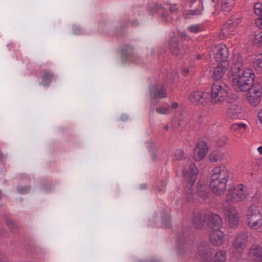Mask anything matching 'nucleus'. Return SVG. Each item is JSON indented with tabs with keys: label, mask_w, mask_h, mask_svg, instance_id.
Returning a JSON list of instances; mask_svg holds the SVG:
<instances>
[{
	"label": "nucleus",
	"mask_w": 262,
	"mask_h": 262,
	"mask_svg": "<svg viewBox=\"0 0 262 262\" xmlns=\"http://www.w3.org/2000/svg\"><path fill=\"white\" fill-rule=\"evenodd\" d=\"M248 191L247 187L243 184L233 185L227 190V201L240 202L248 196Z\"/></svg>",
	"instance_id": "39448f33"
},
{
	"label": "nucleus",
	"mask_w": 262,
	"mask_h": 262,
	"mask_svg": "<svg viewBox=\"0 0 262 262\" xmlns=\"http://www.w3.org/2000/svg\"><path fill=\"white\" fill-rule=\"evenodd\" d=\"M169 46L171 53L176 56L181 55L184 52L182 38L176 37L171 38Z\"/></svg>",
	"instance_id": "4468645a"
},
{
	"label": "nucleus",
	"mask_w": 262,
	"mask_h": 262,
	"mask_svg": "<svg viewBox=\"0 0 262 262\" xmlns=\"http://www.w3.org/2000/svg\"><path fill=\"white\" fill-rule=\"evenodd\" d=\"M257 151L260 154L262 155V146H260L257 148Z\"/></svg>",
	"instance_id": "603ef678"
},
{
	"label": "nucleus",
	"mask_w": 262,
	"mask_h": 262,
	"mask_svg": "<svg viewBox=\"0 0 262 262\" xmlns=\"http://www.w3.org/2000/svg\"><path fill=\"white\" fill-rule=\"evenodd\" d=\"M255 24L257 27L262 29V15L255 20Z\"/></svg>",
	"instance_id": "a18cd8bd"
},
{
	"label": "nucleus",
	"mask_w": 262,
	"mask_h": 262,
	"mask_svg": "<svg viewBox=\"0 0 262 262\" xmlns=\"http://www.w3.org/2000/svg\"><path fill=\"white\" fill-rule=\"evenodd\" d=\"M187 30L191 33H197L202 30L200 25H192L188 27Z\"/></svg>",
	"instance_id": "2f4dec72"
},
{
	"label": "nucleus",
	"mask_w": 262,
	"mask_h": 262,
	"mask_svg": "<svg viewBox=\"0 0 262 262\" xmlns=\"http://www.w3.org/2000/svg\"><path fill=\"white\" fill-rule=\"evenodd\" d=\"M169 11L171 13H174L178 11V7L177 4H171L169 8Z\"/></svg>",
	"instance_id": "c03bdc74"
},
{
	"label": "nucleus",
	"mask_w": 262,
	"mask_h": 262,
	"mask_svg": "<svg viewBox=\"0 0 262 262\" xmlns=\"http://www.w3.org/2000/svg\"><path fill=\"white\" fill-rule=\"evenodd\" d=\"M188 1L191 3V4H193L194 3H195L196 0H188Z\"/></svg>",
	"instance_id": "4d7b16f0"
},
{
	"label": "nucleus",
	"mask_w": 262,
	"mask_h": 262,
	"mask_svg": "<svg viewBox=\"0 0 262 262\" xmlns=\"http://www.w3.org/2000/svg\"><path fill=\"white\" fill-rule=\"evenodd\" d=\"M230 178V171L225 165H220L214 167L212 170L210 180L212 191L216 195L223 194Z\"/></svg>",
	"instance_id": "f03ea898"
},
{
	"label": "nucleus",
	"mask_w": 262,
	"mask_h": 262,
	"mask_svg": "<svg viewBox=\"0 0 262 262\" xmlns=\"http://www.w3.org/2000/svg\"><path fill=\"white\" fill-rule=\"evenodd\" d=\"M228 118L232 119H236L242 117L241 108L236 104L231 105L227 112Z\"/></svg>",
	"instance_id": "4be33fe9"
},
{
	"label": "nucleus",
	"mask_w": 262,
	"mask_h": 262,
	"mask_svg": "<svg viewBox=\"0 0 262 262\" xmlns=\"http://www.w3.org/2000/svg\"><path fill=\"white\" fill-rule=\"evenodd\" d=\"M210 242L214 246H219L224 242V234L219 229L213 230L209 235Z\"/></svg>",
	"instance_id": "6ab92c4d"
},
{
	"label": "nucleus",
	"mask_w": 262,
	"mask_h": 262,
	"mask_svg": "<svg viewBox=\"0 0 262 262\" xmlns=\"http://www.w3.org/2000/svg\"><path fill=\"white\" fill-rule=\"evenodd\" d=\"M183 173L184 177V182L186 184L185 189V196L188 201H190L193 192L192 186L196 179L198 170L195 165L193 163H191L188 169H184Z\"/></svg>",
	"instance_id": "7ed1b4c3"
},
{
	"label": "nucleus",
	"mask_w": 262,
	"mask_h": 262,
	"mask_svg": "<svg viewBox=\"0 0 262 262\" xmlns=\"http://www.w3.org/2000/svg\"><path fill=\"white\" fill-rule=\"evenodd\" d=\"M254 42L258 45H262V32L257 33L255 35Z\"/></svg>",
	"instance_id": "58836bf2"
},
{
	"label": "nucleus",
	"mask_w": 262,
	"mask_h": 262,
	"mask_svg": "<svg viewBox=\"0 0 262 262\" xmlns=\"http://www.w3.org/2000/svg\"><path fill=\"white\" fill-rule=\"evenodd\" d=\"M190 245L188 237L184 234H179L178 237L177 251L179 255L183 256L190 252Z\"/></svg>",
	"instance_id": "f8f14e48"
},
{
	"label": "nucleus",
	"mask_w": 262,
	"mask_h": 262,
	"mask_svg": "<svg viewBox=\"0 0 262 262\" xmlns=\"http://www.w3.org/2000/svg\"><path fill=\"white\" fill-rule=\"evenodd\" d=\"M235 0H222L221 3L230 4V6H234Z\"/></svg>",
	"instance_id": "49530a36"
},
{
	"label": "nucleus",
	"mask_w": 262,
	"mask_h": 262,
	"mask_svg": "<svg viewBox=\"0 0 262 262\" xmlns=\"http://www.w3.org/2000/svg\"><path fill=\"white\" fill-rule=\"evenodd\" d=\"M228 141V139L226 137H223L217 140L216 145L220 147H224L227 144Z\"/></svg>",
	"instance_id": "e433bc0d"
},
{
	"label": "nucleus",
	"mask_w": 262,
	"mask_h": 262,
	"mask_svg": "<svg viewBox=\"0 0 262 262\" xmlns=\"http://www.w3.org/2000/svg\"><path fill=\"white\" fill-rule=\"evenodd\" d=\"M233 31H230L229 29L226 26H224V27L221 30L220 35L221 38H226L228 37L231 33Z\"/></svg>",
	"instance_id": "72a5a7b5"
},
{
	"label": "nucleus",
	"mask_w": 262,
	"mask_h": 262,
	"mask_svg": "<svg viewBox=\"0 0 262 262\" xmlns=\"http://www.w3.org/2000/svg\"><path fill=\"white\" fill-rule=\"evenodd\" d=\"M126 26H127V24H126V23H125V27H126Z\"/></svg>",
	"instance_id": "e2e57ef3"
},
{
	"label": "nucleus",
	"mask_w": 262,
	"mask_h": 262,
	"mask_svg": "<svg viewBox=\"0 0 262 262\" xmlns=\"http://www.w3.org/2000/svg\"><path fill=\"white\" fill-rule=\"evenodd\" d=\"M197 193L198 195L204 200L208 198V191L206 185L198 184L197 185Z\"/></svg>",
	"instance_id": "cd10ccee"
},
{
	"label": "nucleus",
	"mask_w": 262,
	"mask_h": 262,
	"mask_svg": "<svg viewBox=\"0 0 262 262\" xmlns=\"http://www.w3.org/2000/svg\"><path fill=\"white\" fill-rule=\"evenodd\" d=\"M208 227L213 230L219 229L222 225V221L220 216L212 213L207 214Z\"/></svg>",
	"instance_id": "f3484780"
},
{
	"label": "nucleus",
	"mask_w": 262,
	"mask_h": 262,
	"mask_svg": "<svg viewBox=\"0 0 262 262\" xmlns=\"http://www.w3.org/2000/svg\"><path fill=\"white\" fill-rule=\"evenodd\" d=\"M185 154L182 149H178L176 151L174 157L178 160H181L184 158Z\"/></svg>",
	"instance_id": "4c0bfd02"
},
{
	"label": "nucleus",
	"mask_w": 262,
	"mask_h": 262,
	"mask_svg": "<svg viewBox=\"0 0 262 262\" xmlns=\"http://www.w3.org/2000/svg\"><path fill=\"white\" fill-rule=\"evenodd\" d=\"M247 100L253 106H257L260 102L262 95V88L258 84L252 85L250 89L248 90Z\"/></svg>",
	"instance_id": "9d476101"
},
{
	"label": "nucleus",
	"mask_w": 262,
	"mask_h": 262,
	"mask_svg": "<svg viewBox=\"0 0 262 262\" xmlns=\"http://www.w3.org/2000/svg\"><path fill=\"white\" fill-rule=\"evenodd\" d=\"M131 25L133 27H137L139 25V22L137 20H134L132 21Z\"/></svg>",
	"instance_id": "09e8293b"
},
{
	"label": "nucleus",
	"mask_w": 262,
	"mask_h": 262,
	"mask_svg": "<svg viewBox=\"0 0 262 262\" xmlns=\"http://www.w3.org/2000/svg\"><path fill=\"white\" fill-rule=\"evenodd\" d=\"M222 3V8L223 10L226 12H229L233 8V6H229L230 4H225L224 3Z\"/></svg>",
	"instance_id": "79ce46f5"
},
{
	"label": "nucleus",
	"mask_w": 262,
	"mask_h": 262,
	"mask_svg": "<svg viewBox=\"0 0 262 262\" xmlns=\"http://www.w3.org/2000/svg\"><path fill=\"white\" fill-rule=\"evenodd\" d=\"M237 25V22L234 21L232 19H230L227 21L226 24L224 25L229 29L230 31H234L235 28Z\"/></svg>",
	"instance_id": "473e14b6"
},
{
	"label": "nucleus",
	"mask_w": 262,
	"mask_h": 262,
	"mask_svg": "<svg viewBox=\"0 0 262 262\" xmlns=\"http://www.w3.org/2000/svg\"><path fill=\"white\" fill-rule=\"evenodd\" d=\"M171 106L173 108H177L179 106V104L176 102H174L172 103Z\"/></svg>",
	"instance_id": "8fccbe9b"
},
{
	"label": "nucleus",
	"mask_w": 262,
	"mask_h": 262,
	"mask_svg": "<svg viewBox=\"0 0 262 262\" xmlns=\"http://www.w3.org/2000/svg\"><path fill=\"white\" fill-rule=\"evenodd\" d=\"M163 225L166 227H170V219L169 216H166L165 217H163Z\"/></svg>",
	"instance_id": "37998d69"
},
{
	"label": "nucleus",
	"mask_w": 262,
	"mask_h": 262,
	"mask_svg": "<svg viewBox=\"0 0 262 262\" xmlns=\"http://www.w3.org/2000/svg\"><path fill=\"white\" fill-rule=\"evenodd\" d=\"M30 190V187L29 186H21L17 188V191L20 194H25L28 193Z\"/></svg>",
	"instance_id": "ea45409f"
},
{
	"label": "nucleus",
	"mask_w": 262,
	"mask_h": 262,
	"mask_svg": "<svg viewBox=\"0 0 262 262\" xmlns=\"http://www.w3.org/2000/svg\"><path fill=\"white\" fill-rule=\"evenodd\" d=\"M228 95L227 87L225 85L213 83L211 89V102L216 104L223 101Z\"/></svg>",
	"instance_id": "1a4fd4ad"
},
{
	"label": "nucleus",
	"mask_w": 262,
	"mask_h": 262,
	"mask_svg": "<svg viewBox=\"0 0 262 262\" xmlns=\"http://www.w3.org/2000/svg\"><path fill=\"white\" fill-rule=\"evenodd\" d=\"M156 111L160 114H167L170 113V106L166 104L164 105L157 107Z\"/></svg>",
	"instance_id": "7c9ffc66"
},
{
	"label": "nucleus",
	"mask_w": 262,
	"mask_h": 262,
	"mask_svg": "<svg viewBox=\"0 0 262 262\" xmlns=\"http://www.w3.org/2000/svg\"><path fill=\"white\" fill-rule=\"evenodd\" d=\"M248 255L254 262H262V246L257 244H253L248 250Z\"/></svg>",
	"instance_id": "2eb2a0df"
},
{
	"label": "nucleus",
	"mask_w": 262,
	"mask_h": 262,
	"mask_svg": "<svg viewBox=\"0 0 262 262\" xmlns=\"http://www.w3.org/2000/svg\"><path fill=\"white\" fill-rule=\"evenodd\" d=\"M181 37H182V38H186V37H187V35L186 34V33H182Z\"/></svg>",
	"instance_id": "864d4df0"
},
{
	"label": "nucleus",
	"mask_w": 262,
	"mask_h": 262,
	"mask_svg": "<svg viewBox=\"0 0 262 262\" xmlns=\"http://www.w3.org/2000/svg\"><path fill=\"white\" fill-rule=\"evenodd\" d=\"M163 128H164V129L165 130H168V128H169V126H168V125H164V127H163Z\"/></svg>",
	"instance_id": "5fc2aeb1"
},
{
	"label": "nucleus",
	"mask_w": 262,
	"mask_h": 262,
	"mask_svg": "<svg viewBox=\"0 0 262 262\" xmlns=\"http://www.w3.org/2000/svg\"><path fill=\"white\" fill-rule=\"evenodd\" d=\"M228 202L223 204L224 213L230 227L232 228H236L239 222L238 213L234 207L230 205Z\"/></svg>",
	"instance_id": "6e6552de"
},
{
	"label": "nucleus",
	"mask_w": 262,
	"mask_h": 262,
	"mask_svg": "<svg viewBox=\"0 0 262 262\" xmlns=\"http://www.w3.org/2000/svg\"><path fill=\"white\" fill-rule=\"evenodd\" d=\"M213 249L207 242L199 243L195 251V257L200 262H211Z\"/></svg>",
	"instance_id": "0eeeda50"
},
{
	"label": "nucleus",
	"mask_w": 262,
	"mask_h": 262,
	"mask_svg": "<svg viewBox=\"0 0 262 262\" xmlns=\"http://www.w3.org/2000/svg\"><path fill=\"white\" fill-rule=\"evenodd\" d=\"M178 77V75H177V74H176V75H175L174 78H173V79L174 80L175 79L177 78Z\"/></svg>",
	"instance_id": "bf43d9fd"
},
{
	"label": "nucleus",
	"mask_w": 262,
	"mask_h": 262,
	"mask_svg": "<svg viewBox=\"0 0 262 262\" xmlns=\"http://www.w3.org/2000/svg\"><path fill=\"white\" fill-rule=\"evenodd\" d=\"M254 65L259 68H262V57L258 56L254 62Z\"/></svg>",
	"instance_id": "a19ab883"
},
{
	"label": "nucleus",
	"mask_w": 262,
	"mask_h": 262,
	"mask_svg": "<svg viewBox=\"0 0 262 262\" xmlns=\"http://www.w3.org/2000/svg\"><path fill=\"white\" fill-rule=\"evenodd\" d=\"M212 53L213 57L216 62L221 63L228 62L229 51L225 45L221 44L215 46L212 50Z\"/></svg>",
	"instance_id": "9b49d317"
},
{
	"label": "nucleus",
	"mask_w": 262,
	"mask_h": 262,
	"mask_svg": "<svg viewBox=\"0 0 262 262\" xmlns=\"http://www.w3.org/2000/svg\"><path fill=\"white\" fill-rule=\"evenodd\" d=\"M207 95V94L204 93L202 92L194 91L189 95V100L194 104H202L205 102Z\"/></svg>",
	"instance_id": "412c9836"
},
{
	"label": "nucleus",
	"mask_w": 262,
	"mask_h": 262,
	"mask_svg": "<svg viewBox=\"0 0 262 262\" xmlns=\"http://www.w3.org/2000/svg\"><path fill=\"white\" fill-rule=\"evenodd\" d=\"M232 72V85L236 91L246 92L252 86L254 75L251 69L243 67L242 59L233 61L230 66Z\"/></svg>",
	"instance_id": "f257e3e1"
},
{
	"label": "nucleus",
	"mask_w": 262,
	"mask_h": 262,
	"mask_svg": "<svg viewBox=\"0 0 262 262\" xmlns=\"http://www.w3.org/2000/svg\"><path fill=\"white\" fill-rule=\"evenodd\" d=\"M203 10V6L202 4H200L198 9L194 10H190L188 11V13L185 14L186 18L189 17V15H200Z\"/></svg>",
	"instance_id": "c756f323"
},
{
	"label": "nucleus",
	"mask_w": 262,
	"mask_h": 262,
	"mask_svg": "<svg viewBox=\"0 0 262 262\" xmlns=\"http://www.w3.org/2000/svg\"><path fill=\"white\" fill-rule=\"evenodd\" d=\"M212 2H215L216 1H217V0H211Z\"/></svg>",
	"instance_id": "680f3d73"
},
{
	"label": "nucleus",
	"mask_w": 262,
	"mask_h": 262,
	"mask_svg": "<svg viewBox=\"0 0 262 262\" xmlns=\"http://www.w3.org/2000/svg\"><path fill=\"white\" fill-rule=\"evenodd\" d=\"M122 56L127 59L136 57L134 53V48L129 45H124L121 49Z\"/></svg>",
	"instance_id": "393cba45"
},
{
	"label": "nucleus",
	"mask_w": 262,
	"mask_h": 262,
	"mask_svg": "<svg viewBox=\"0 0 262 262\" xmlns=\"http://www.w3.org/2000/svg\"><path fill=\"white\" fill-rule=\"evenodd\" d=\"M3 198V194H2V190L0 189V200Z\"/></svg>",
	"instance_id": "13d9d810"
},
{
	"label": "nucleus",
	"mask_w": 262,
	"mask_h": 262,
	"mask_svg": "<svg viewBox=\"0 0 262 262\" xmlns=\"http://www.w3.org/2000/svg\"><path fill=\"white\" fill-rule=\"evenodd\" d=\"M148 11L153 15L157 13L161 15L163 18V21H166L167 20L168 14L165 13L164 8L160 4H155L154 6L149 7L148 8Z\"/></svg>",
	"instance_id": "5701e85b"
},
{
	"label": "nucleus",
	"mask_w": 262,
	"mask_h": 262,
	"mask_svg": "<svg viewBox=\"0 0 262 262\" xmlns=\"http://www.w3.org/2000/svg\"><path fill=\"white\" fill-rule=\"evenodd\" d=\"M227 259L226 252L225 250L217 251L213 257L212 256L211 262H225Z\"/></svg>",
	"instance_id": "bb28decb"
},
{
	"label": "nucleus",
	"mask_w": 262,
	"mask_h": 262,
	"mask_svg": "<svg viewBox=\"0 0 262 262\" xmlns=\"http://www.w3.org/2000/svg\"><path fill=\"white\" fill-rule=\"evenodd\" d=\"M246 124L245 123H234L231 126L232 131H236L241 129H245Z\"/></svg>",
	"instance_id": "c9c22d12"
},
{
	"label": "nucleus",
	"mask_w": 262,
	"mask_h": 262,
	"mask_svg": "<svg viewBox=\"0 0 262 262\" xmlns=\"http://www.w3.org/2000/svg\"><path fill=\"white\" fill-rule=\"evenodd\" d=\"M200 58H201V56H200V55H198V56H197V57H196V58H197V59H200Z\"/></svg>",
	"instance_id": "052dcab7"
},
{
	"label": "nucleus",
	"mask_w": 262,
	"mask_h": 262,
	"mask_svg": "<svg viewBox=\"0 0 262 262\" xmlns=\"http://www.w3.org/2000/svg\"><path fill=\"white\" fill-rule=\"evenodd\" d=\"M249 238V234L246 231H242L235 236L232 244L234 256L238 257L242 254L248 246Z\"/></svg>",
	"instance_id": "423d86ee"
},
{
	"label": "nucleus",
	"mask_w": 262,
	"mask_h": 262,
	"mask_svg": "<svg viewBox=\"0 0 262 262\" xmlns=\"http://www.w3.org/2000/svg\"><path fill=\"white\" fill-rule=\"evenodd\" d=\"M189 70L188 69H184L183 70V74L184 76H186L189 73Z\"/></svg>",
	"instance_id": "3c124183"
},
{
	"label": "nucleus",
	"mask_w": 262,
	"mask_h": 262,
	"mask_svg": "<svg viewBox=\"0 0 262 262\" xmlns=\"http://www.w3.org/2000/svg\"><path fill=\"white\" fill-rule=\"evenodd\" d=\"M141 188L142 189H145L146 188L147 185L146 184H143V185H141Z\"/></svg>",
	"instance_id": "6e6d98bb"
},
{
	"label": "nucleus",
	"mask_w": 262,
	"mask_h": 262,
	"mask_svg": "<svg viewBox=\"0 0 262 262\" xmlns=\"http://www.w3.org/2000/svg\"><path fill=\"white\" fill-rule=\"evenodd\" d=\"M207 214L203 212H195L192 219V223L196 229H201L203 227L207 221Z\"/></svg>",
	"instance_id": "a211bd4d"
},
{
	"label": "nucleus",
	"mask_w": 262,
	"mask_h": 262,
	"mask_svg": "<svg viewBox=\"0 0 262 262\" xmlns=\"http://www.w3.org/2000/svg\"><path fill=\"white\" fill-rule=\"evenodd\" d=\"M255 13L259 17L262 15V3H257L254 6Z\"/></svg>",
	"instance_id": "f704fd0d"
},
{
	"label": "nucleus",
	"mask_w": 262,
	"mask_h": 262,
	"mask_svg": "<svg viewBox=\"0 0 262 262\" xmlns=\"http://www.w3.org/2000/svg\"><path fill=\"white\" fill-rule=\"evenodd\" d=\"M5 221L7 227L10 230L13 232L17 231V225L13 219L8 217L6 218Z\"/></svg>",
	"instance_id": "c85d7f7f"
},
{
	"label": "nucleus",
	"mask_w": 262,
	"mask_h": 262,
	"mask_svg": "<svg viewBox=\"0 0 262 262\" xmlns=\"http://www.w3.org/2000/svg\"><path fill=\"white\" fill-rule=\"evenodd\" d=\"M208 152L207 144L204 141L199 142L194 149V159L196 161L203 159Z\"/></svg>",
	"instance_id": "dca6fc26"
},
{
	"label": "nucleus",
	"mask_w": 262,
	"mask_h": 262,
	"mask_svg": "<svg viewBox=\"0 0 262 262\" xmlns=\"http://www.w3.org/2000/svg\"><path fill=\"white\" fill-rule=\"evenodd\" d=\"M150 99H163L167 96L166 89L164 85L154 84L149 90Z\"/></svg>",
	"instance_id": "ddd939ff"
},
{
	"label": "nucleus",
	"mask_w": 262,
	"mask_h": 262,
	"mask_svg": "<svg viewBox=\"0 0 262 262\" xmlns=\"http://www.w3.org/2000/svg\"><path fill=\"white\" fill-rule=\"evenodd\" d=\"M225 158L224 154L221 150H214L209 155V159L212 163L222 161Z\"/></svg>",
	"instance_id": "b1692460"
},
{
	"label": "nucleus",
	"mask_w": 262,
	"mask_h": 262,
	"mask_svg": "<svg viewBox=\"0 0 262 262\" xmlns=\"http://www.w3.org/2000/svg\"><path fill=\"white\" fill-rule=\"evenodd\" d=\"M41 73L42 74V79L44 81V85L49 86L54 76V74L50 70L47 69L42 70Z\"/></svg>",
	"instance_id": "a878e982"
},
{
	"label": "nucleus",
	"mask_w": 262,
	"mask_h": 262,
	"mask_svg": "<svg viewBox=\"0 0 262 262\" xmlns=\"http://www.w3.org/2000/svg\"><path fill=\"white\" fill-rule=\"evenodd\" d=\"M258 118L260 123L262 124V109L258 112Z\"/></svg>",
	"instance_id": "de8ad7c7"
},
{
	"label": "nucleus",
	"mask_w": 262,
	"mask_h": 262,
	"mask_svg": "<svg viewBox=\"0 0 262 262\" xmlns=\"http://www.w3.org/2000/svg\"><path fill=\"white\" fill-rule=\"evenodd\" d=\"M246 222L253 229H258L262 227V214L258 208L255 205L250 206L246 212Z\"/></svg>",
	"instance_id": "20e7f679"
},
{
	"label": "nucleus",
	"mask_w": 262,
	"mask_h": 262,
	"mask_svg": "<svg viewBox=\"0 0 262 262\" xmlns=\"http://www.w3.org/2000/svg\"><path fill=\"white\" fill-rule=\"evenodd\" d=\"M228 65V62L218 63L217 66L213 70L212 75V79L215 80L221 79L224 75Z\"/></svg>",
	"instance_id": "aec40b11"
}]
</instances>
